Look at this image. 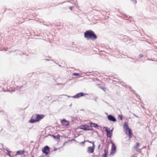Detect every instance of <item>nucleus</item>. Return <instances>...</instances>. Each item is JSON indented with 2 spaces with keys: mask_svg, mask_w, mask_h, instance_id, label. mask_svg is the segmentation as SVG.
Wrapping results in <instances>:
<instances>
[{
  "mask_svg": "<svg viewBox=\"0 0 157 157\" xmlns=\"http://www.w3.org/2000/svg\"><path fill=\"white\" fill-rule=\"evenodd\" d=\"M84 36L85 38L87 40L90 39L94 40L97 38V36L95 33L90 30L86 31L84 33Z\"/></svg>",
  "mask_w": 157,
  "mask_h": 157,
  "instance_id": "nucleus-1",
  "label": "nucleus"
},
{
  "mask_svg": "<svg viewBox=\"0 0 157 157\" xmlns=\"http://www.w3.org/2000/svg\"><path fill=\"white\" fill-rule=\"evenodd\" d=\"M37 114H33L31 119L30 120L29 122L30 123H34L36 122H38L37 120Z\"/></svg>",
  "mask_w": 157,
  "mask_h": 157,
  "instance_id": "nucleus-2",
  "label": "nucleus"
},
{
  "mask_svg": "<svg viewBox=\"0 0 157 157\" xmlns=\"http://www.w3.org/2000/svg\"><path fill=\"white\" fill-rule=\"evenodd\" d=\"M42 151L43 153L47 155L48 154L49 152L50 148L48 146H45L42 149Z\"/></svg>",
  "mask_w": 157,
  "mask_h": 157,
  "instance_id": "nucleus-3",
  "label": "nucleus"
},
{
  "mask_svg": "<svg viewBox=\"0 0 157 157\" xmlns=\"http://www.w3.org/2000/svg\"><path fill=\"white\" fill-rule=\"evenodd\" d=\"M112 146L111 149V152L110 154H114L116 151V147L115 144L113 142L112 143Z\"/></svg>",
  "mask_w": 157,
  "mask_h": 157,
  "instance_id": "nucleus-4",
  "label": "nucleus"
},
{
  "mask_svg": "<svg viewBox=\"0 0 157 157\" xmlns=\"http://www.w3.org/2000/svg\"><path fill=\"white\" fill-rule=\"evenodd\" d=\"M93 146L92 147H89L87 150V151L88 153H93L94 151L95 145L94 144V143H93Z\"/></svg>",
  "mask_w": 157,
  "mask_h": 157,
  "instance_id": "nucleus-5",
  "label": "nucleus"
},
{
  "mask_svg": "<svg viewBox=\"0 0 157 157\" xmlns=\"http://www.w3.org/2000/svg\"><path fill=\"white\" fill-rule=\"evenodd\" d=\"M61 123L63 126H67L69 125V122L65 119H63L61 121Z\"/></svg>",
  "mask_w": 157,
  "mask_h": 157,
  "instance_id": "nucleus-6",
  "label": "nucleus"
},
{
  "mask_svg": "<svg viewBox=\"0 0 157 157\" xmlns=\"http://www.w3.org/2000/svg\"><path fill=\"white\" fill-rule=\"evenodd\" d=\"M85 94L82 93H79L77 94H76L75 96H73V98H79L80 97H81L83 96H84Z\"/></svg>",
  "mask_w": 157,
  "mask_h": 157,
  "instance_id": "nucleus-7",
  "label": "nucleus"
},
{
  "mask_svg": "<svg viewBox=\"0 0 157 157\" xmlns=\"http://www.w3.org/2000/svg\"><path fill=\"white\" fill-rule=\"evenodd\" d=\"M125 133L126 134H128V136L130 138H131L133 135L130 129H128V130L126 131Z\"/></svg>",
  "mask_w": 157,
  "mask_h": 157,
  "instance_id": "nucleus-8",
  "label": "nucleus"
},
{
  "mask_svg": "<svg viewBox=\"0 0 157 157\" xmlns=\"http://www.w3.org/2000/svg\"><path fill=\"white\" fill-rule=\"evenodd\" d=\"M108 118L109 120L113 122H115L116 121V119L113 116L111 115H108Z\"/></svg>",
  "mask_w": 157,
  "mask_h": 157,
  "instance_id": "nucleus-9",
  "label": "nucleus"
},
{
  "mask_svg": "<svg viewBox=\"0 0 157 157\" xmlns=\"http://www.w3.org/2000/svg\"><path fill=\"white\" fill-rule=\"evenodd\" d=\"M37 120L39 121L40 120L43 118L44 117V115L43 114L38 115L37 114Z\"/></svg>",
  "mask_w": 157,
  "mask_h": 157,
  "instance_id": "nucleus-10",
  "label": "nucleus"
},
{
  "mask_svg": "<svg viewBox=\"0 0 157 157\" xmlns=\"http://www.w3.org/2000/svg\"><path fill=\"white\" fill-rule=\"evenodd\" d=\"M124 128L125 130V132L128 130V129H130L129 128L127 123L126 122H125L124 124Z\"/></svg>",
  "mask_w": 157,
  "mask_h": 157,
  "instance_id": "nucleus-11",
  "label": "nucleus"
},
{
  "mask_svg": "<svg viewBox=\"0 0 157 157\" xmlns=\"http://www.w3.org/2000/svg\"><path fill=\"white\" fill-rule=\"evenodd\" d=\"M112 131L113 130H112L109 132H107L106 136L110 138L111 137L112 135Z\"/></svg>",
  "mask_w": 157,
  "mask_h": 157,
  "instance_id": "nucleus-12",
  "label": "nucleus"
},
{
  "mask_svg": "<svg viewBox=\"0 0 157 157\" xmlns=\"http://www.w3.org/2000/svg\"><path fill=\"white\" fill-rule=\"evenodd\" d=\"M25 153V151H22V150H19L17 152L16 155H18L19 154L20 155H23Z\"/></svg>",
  "mask_w": 157,
  "mask_h": 157,
  "instance_id": "nucleus-13",
  "label": "nucleus"
},
{
  "mask_svg": "<svg viewBox=\"0 0 157 157\" xmlns=\"http://www.w3.org/2000/svg\"><path fill=\"white\" fill-rule=\"evenodd\" d=\"M105 153L102 155V157H106L108 154V151L106 149L104 150Z\"/></svg>",
  "mask_w": 157,
  "mask_h": 157,
  "instance_id": "nucleus-14",
  "label": "nucleus"
},
{
  "mask_svg": "<svg viewBox=\"0 0 157 157\" xmlns=\"http://www.w3.org/2000/svg\"><path fill=\"white\" fill-rule=\"evenodd\" d=\"M85 128L87 129H85V130H91L92 129V126H88L86 124Z\"/></svg>",
  "mask_w": 157,
  "mask_h": 157,
  "instance_id": "nucleus-15",
  "label": "nucleus"
},
{
  "mask_svg": "<svg viewBox=\"0 0 157 157\" xmlns=\"http://www.w3.org/2000/svg\"><path fill=\"white\" fill-rule=\"evenodd\" d=\"M86 124L83 125H81L80 126V128L83 129L84 130H85V129H87L85 128Z\"/></svg>",
  "mask_w": 157,
  "mask_h": 157,
  "instance_id": "nucleus-16",
  "label": "nucleus"
},
{
  "mask_svg": "<svg viewBox=\"0 0 157 157\" xmlns=\"http://www.w3.org/2000/svg\"><path fill=\"white\" fill-rule=\"evenodd\" d=\"M140 145V144L137 142L136 143V145L134 146V147L136 148L137 150L138 149V148L139 147Z\"/></svg>",
  "mask_w": 157,
  "mask_h": 157,
  "instance_id": "nucleus-17",
  "label": "nucleus"
},
{
  "mask_svg": "<svg viewBox=\"0 0 157 157\" xmlns=\"http://www.w3.org/2000/svg\"><path fill=\"white\" fill-rule=\"evenodd\" d=\"M52 136L55 139H59L60 138L59 135H57L56 136H55L53 135H52Z\"/></svg>",
  "mask_w": 157,
  "mask_h": 157,
  "instance_id": "nucleus-18",
  "label": "nucleus"
},
{
  "mask_svg": "<svg viewBox=\"0 0 157 157\" xmlns=\"http://www.w3.org/2000/svg\"><path fill=\"white\" fill-rule=\"evenodd\" d=\"M103 128L105 129V131L106 132L110 131V129L108 128L107 127H104Z\"/></svg>",
  "mask_w": 157,
  "mask_h": 157,
  "instance_id": "nucleus-19",
  "label": "nucleus"
},
{
  "mask_svg": "<svg viewBox=\"0 0 157 157\" xmlns=\"http://www.w3.org/2000/svg\"><path fill=\"white\" fill-rule=\"evenodd\" d=\"M91 124H93V127H95V128H97L98 126V124H94V123H91Z\"/></svg>",
  "mask_w": 157,
  "mask_h": 157,
  "instance_id": "nucleus-20",
  "label": "nucleus"
},
{
  "mask_svg": "<svg viewBox=\"0 0 157 157\" xmlns=\"http://www.w3.org/2000/svg\"><path fill=\"white\" fill-rule=\"evenodd\" d=\"M100 88L102 90H104L105 92L106 91V88H105L104 87H101Z\"/></svg>",
  "mask_w": 157,
  "mask_h": 157,
  "instance_id": "nucleus-21",
  "label": "nucleus"
},
{
  "mask_svg": "<svg viewBox=\"0 0 157 157\" xmlns=\"http://www.w3.org/2000/svg\"><path fill=\"white\" fill-rule=\"evenodd\" d=\"M72 75L73 76H78L79 75V74L77 73H73L72 74Z\"/></svg>",
  "mask_w": 157,
  "mask_h": 157,
  "instance_id": "nucleus-22",
  "label": "nucleus"
},
{
  "mask_svg": "<svg viewBox=\"0 0 157 157\" xmlns=\"http://www.w3.org/2000/svg\"><path fill=\"white\" fill-rule=\"evenodd\" d=\"M1 83H2L3 85H5L6 83L5 81H2L1 82Z\"/></svg>",
  "mask_w": 157,
  "mask_h": 157,
  "instance_id": "nucleus-23",
  "label": "nucleus"
},
{
  "mask_svg": "<svg viewBox=\"0 0 157 157\" xmlns=\"http://www.w3.org/2000/svg\"><path fill=\"white\" fill-rule=\"evenodd\" d=\"M118 118L121 120H122V117L121 116H118Z\"/></svg>",
  "mask_w": 157,
  "mask_h": 157,
  "instance_id": "nucleus-24",
  "label": "nucleus"
},
{
  "mask_svg": "<svg viewBox=\"0 0 157 157\" xmlns=\"http://www.w3.org/2000/svg\"><path fill=\"white\" fill-rule=\"evenodd\" d=\"M143 56V54H140V57H142Z\"/></svg>",
  "mask_w": 157,
  "mask_h": 157,
  "instance_id": "nucleus-25",
  "label": "nucleus"
},
{
  "mask_svg": "<svg viewBox=\"0 0 157 157\" xmlns=\"http://www.w3.org/2000/svg\"><path fill=\"white\" fill-rule=\"evenodd\" d=\"M70 8V9L71 10H72V7H70V8Z\"/></svg>",
  "mask_w": 157,
  "mask_h": 157,
  "instance_id": "nucleus-26",
  "label": "nucleus"
},
{
  "mask_svg": "<svg viewBox=\"0 0 157 157\" xmlns=\"http://www.w3.org/2000/svg\"><path fill=\"white\" fill-rule=\"evenodd\" d=\"M8 155L9 156L10 155V152L8 153Z\"/></svg>",
  "mask_w": 157,
  "mask_h": 157,
  "instance_id": "nucleus-27",
  "label": "nucleus"
},
{
  "mask_svg": "<svg viewBox=\"0 0 157 157\" xmlns=\"http://www.w3.org/2000/svg\"><path fill=\"white\" fill-rule=\"evenodd\" d=\"M89 143H92V142H90V141H89Z\"/></svg>",
  "mask_w": 157,
  "mask_h": 157,
  "instance_id": "nucleus-28",
  "label": "nucleus"
},
{
  "mask_svg": "<svg viewBox=\"0 0 157 157\" xmlns=\"http://www.w3.org/2000/svg\"><path fill=\"white\" fill-rule=\"evenodd\" d=\"M89 140H87V141H86V142H89Z\"/></svg>",
  "mask_w": 157,
  "mask_h": 157,
  "instance_id": "nucleus-29",
  "label": "nucleus"
}]
</instances>
